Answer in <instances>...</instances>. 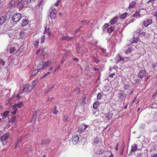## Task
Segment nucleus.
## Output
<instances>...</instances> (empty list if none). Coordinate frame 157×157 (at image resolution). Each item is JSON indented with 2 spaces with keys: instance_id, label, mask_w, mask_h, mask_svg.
I'll use <instances>...</instances> for the list:
<instances>
[{
  "instance_id": "1",
  "label": "nucleus",
  "mask_w": 157,
  "mask_h": 157,
  "mask_svg": "<svg viewBox=\"0 0 157 157\" xmlns=\"http://www.w3.org/2000/svg\"><path fill=\"white\" fill-rule=\"evenodd\" d=\"M52 63V62L50 61H48L47 62L41 61L37 65V68L40 70H42L46 69L48 66Z\"/></svg>"
},
{
  "instance_id": "2",
  "label": "nucleus",
  "mask_w": 157,
  "mask_h": 157,
  "mask_svg": "<svg viewBox=\"0 0 157 157\" xmlns=\"http://www.w3.org/2000/svg\"><path fill=\"white\" fill-rule=\"evenodd\" d=\"M37 82V80H34L33 81L32 86L29 85H23L22 86L23 90L25 92H30L35 86Z\"/></svg>"
},
{
  "instance_id": "3",
  "label": "nucleus",
  "mask_w": 157,
  "mask_h": 157,
  "mask_svg": "<svg viewBox=\"0 0 157 157\" xmlns=\"http://www.w3.org/2000/svg\"><path fill=\"white\" fill-rule=\"evenodd\" d=\"M126 96V94L124 91L118 90V92L116 94V97L117 100H122Z\"/></svg>"
},
{
  "instance_id": "4",
  "label": "nucleus",
  "mask_w": 157,
  "mask_h": 157,
  "mask_svg": "<svg viewBox=\"0 0 157 157\" xmlns=\"http://www.w3.org/2000/svg\"><path fill=\"white\" fill-rule=\"evenodd\" d=\"M109 25L108 23H105L103 25L105 29H107L106 31L108 33H111L113 31L114 29H115V27L114 26H112L110 27H109Z\"/></svg>"
},
{
  "instance_id": "5",
  "label": "nucleus",
  "mask_w": 157,
  "mask_h": 157,
  "mask_svg": "<svg viewBox=\"0 0 157 157\" xmlns=\"http://www.w3.org/2000/svg\"><path fill=\"white\" fill-rule=\"evenodd\" d=\"M26 1V0H19L17 7L20 9L22 10L25 6Z\"/></svg>"
},
{
  "instance_id": "6",
  "label": "nucleus",
  "mask_w": 157,
  "mask_h": 157,
  "mask_svg": "<svg viewBox=\"0 0 157 157\" xmlns=\"http://www.w3.org/2000/svg\"><path fill=\"white\" fill-rule=\"evenodd\" d=\"M21 18V15L20 13H17L13 15V20L15 22H17L19 21Z\"/></svg>"
},
{
  "instance_id": "7",
  "label": "nucleus",
  "mask_w": 157,
  "mask_h": 157,
  "mask_svg": "<svg viewBox=\"0 0 157 157\" xmlns=\"http://www.w3.org/2000/svg\"><path fill=\"white\" fill-rule=\"evenodd\" d=\"M117 60L119 62H121L122 61H124L125 60L127 61L130 59L129 57H122L119 54L117 55Z\"/></svg>"
},
{
  "instance_id": "8",
  "label": "nucleus",
  "mask_w": 157,
  "mask_h": 157,
  "mask_svg": "<svg viewBox=\"0 0 157 157\" xmlns=\"http://www.w3.org/2000/svg\"><path fill=\"white\" fill-rule=\"evenodd\" d=\"M146 73L145 70H141L138 74V76L139 78L142 79L146 76Z\"/></svg>"
},
{
  "instance_id": "9",
  "label": "nucleus",
  "mask_w": 157,
  "mask_h": 157,
  "mask_svg": "<svg viewBox=\"0 0 157 157\" xmlns=\"http://www.w3.org/2000/svg\"><path fill=\"white\" fill-rule=\"evenodd\" d=\"M57 14L56 10L55 8L53 9L50 13V16L51 19H54Z\"/></svg>"
},
{
  "instance_id": "10",
  "label": "nucleus",
  "mask_w": 157,
  "mask_h": 157,
  "mask_svg": "<svg viewBox=\"0 0 157 157\" xmlns=\"http://www.w3.org/2000/svg\"><path fill=\"white\" fill-rule=\"evenodd\" d=\"M79 137L77 135H75L72 138L71 142L74 144H76L79 141Z\"/></svg>"
},
{
  "instance_id": "11",
  "label": "nucleus",
  "mask_w": 157,
  "mask_h": 157,
  "mask_svg": "<svg viewBox=\"0 0 157 157\" xmlns=\"http://www.w3.org/2000/svg\"><path fill=\"white\" fill-rule=\"evenodd\" d=\"M152 20L151 19L147 20L143 22V24L144 26L147 27L152 23Z\"/></svg>"
},
{
  "instance_id": "12",
  "label": "nucleus",
  "mask_w": 157,
  "mask_h": 157,
  "mask_svg": "<svg viewBox=\"0 0 157 157\" xmlns=\"http://www.w3.org/2000/svg\"><path fill=\"white\" fill-rule=\"evenodd\" d=\"M116 78V76H115V73H112L111 72V71H110V75L108 77V79L109 80V81H113L115 78Z\"/></svg>"
},
{
  "instance_id": "13",
  "label": "nucleus",
  "mask_w": 157,
  "mask_h": 157,
  "mask_svg": "<svg viewBox=\"0 0 157 157\" xmlns=\"http://www.w3.org/2000/svg\"><path fill=\"white\" fill-rule=\"evenodd\" d=\"M74 37H69L68 36L66 35L62 37L61 38L62 40H67L68 41L71 40Z\"/></svg>"
},
{
  "instance_id": "14",
  "label": "nucleus",
  "mask_w": 157,
  "mask_h": 157,
  "mask_svg": "<svg viewBox=\"0 0 157 157\" xmlns=\"http://www.w3.org/2000/svg\"><path fill=\"white\" fill-rule=\"evenodd\" d=\"M135 47L134 46H130L128 49L126 50L125 53L126 54L130 53L133 51L134 50Z\"/></svg>"
},
{
  "instance_id": "15",
  "label": "nucleus",
  "mask_w": 157,
  "mask_h": 157,
  "mask_svg": "<svg viewBox=\"0 0 157 157\" xmlns=\"http://www.w3.org/2000/svg\"><path fill=\"white\" fill-rule=\"evenodd\" d=\"M87 95L86 94H84L82 96V97L83 98L82 99V102L81 101H79V103L80 105L82 104V105H83V102L85 104H86V98H87Z\"/></svg>"
},
{
  "instance_id": "16",
  "label": "nucleus",
  "mask_w": 157,
  "mask_h": 157,
  "mask_svg": "<svg viewBox=\"0 0 157 157\" xmlns=\"http://www.w3.org/2000/svg\"><path fill=\"white\" fill-rule=\"evenodd\" d=\"M9 136V133L4 134L1 137V140L2 141H3L6 140Z\"/></svg>"
},
{
  "instance_id": "17",
  "label": "nucleus",
  "mask_w": 157,
  "mask_h": 157,
  "mask_svg": "<svg viewBox=\"0 0 157 157\" xmlns=\"http://www.w3.org/2000/svg\"><path fill=\"white\" fill-rule=\"evenodd\" d=\"M7 17L6 16L1 17H0V25L4 24L6 21Z\"/></svg>"
},
{
  "instance_id": "18",
  "label": "nucleus",
  "mask_w": 157,
  "mask_h": 157,
  "mask_svg": "<svg viewBox=\"0 0 157 157\" xmlns=\"http://www.w3.org/2000/svg\"><path fill=\"white\" fill-rule=\"evenodd\" d=\"M50 142V140L48 139H44L42 140L40 143V144L42 145H45L49 144Z\"/></svg>"
},
{
  "instance_id": "19",
  "label": "nucleus",
  "mask_w": 157,
  "mask_h": 157,
  "mask_svg": "<svg viewBox=\"0 0 157 157\" xmlns=\"http://www.w3.org/2000/svg\"><path fill=\"white\" fill-rule=\"evenodd\" d=\"M17 111V108L15 106H13L11 110V113L12 115H14L16 114Z\"/></svg>"
},
{
  "instance_id": "20",
  "label": "nucleus",
  "mask_w": 157,
  "mask_h": 157,
  "mask_svg": "<svg viewBox=\"0 0 157 157\" xmlns=\"http://www.w3.org/2000/svg\"><path fill=\"white\" fill-rule=\"evenodd\" d=\"M118 17H115L112 18L110 21L109 22L111 25H113L116 24V21L117 20Z\"/></svg>"
},
{
  "instance_id": "21",
  "label": "nucleus",
  "mask_w": 157,
  "mask_h": 157,
  "mask_svg": "<svg viewBox=\"0 0 157 157\" xmlns=\"http://www.w3.org/2000/svg\"><path fill=\"white\" fill-rule=\"evenodd\" d=\"M55 87V85H52L51 87L48 88L44 90V92L45 94H48L49 92H50L52 89H53Z\"/></svg>"
},
{
  "instance_id": "22",
  "label": "nucleus",
  "mask_w": 157,
  "mask_h": 157,
  "mask_svg": "<svg viewBox=\"0 0 157 157\" xmlns=\"http://www.w3.org/2000/svg\"><path fill=\"white\" fill-rule=\"evenodd\" d=\"M28 23V19L25 18L23 19L22 21L21 26H24L26 25Z\"/></svg>"
},
{
  "instance_id": "23",
  "label": "nucleus",
  "mask_w": 157,
  "mask_h": 157,
  "mask_svg": "<svg viewBox=\"0 0 157 157\" xmlns=\"http://www.w3.org/2000/svg\"><path fill=\"white\" fill-rule=\"evenodd\" d=\"M85 50V48L83 47H82L78 49L77 53L78 54H82L83 53Z\"/></svg>"
},
{
  "instance_id": "24",
  "label": "nucleus",
  "mask_w": 157,
  "mask_h": 157,
  "mask_svg": "<svg viewBox=\"0 0 157 157\" xmlns=\"http://www.w3.org/2000/svg\"><path fill=\"white\" fill-rule=\"evenodd\" d=\"M100 102L98 101H96L93 104V108L94 109H97L99 105H100Z\"/></svg>"
},
{
  "instance_id": "25",
  "label": "nucleus",
  "mask_w": 157,
  "mask_h": 157,
  "mask_svg": "<svg viewBox=\"0 0 157 157\" xmlns=\"http://www.w3.org/2000/svg\"><path fill=\"white\" fill-rule=\"evenodd\" d=\"M137 145L135 144H133L132 146L131 151L132 152H134L137 149Z\"/></svg>"
},
{
  "instance_id": "26",
  "label": "nucleus",
  "mask_w": 157,
  "mask_h": 157,
  "mask_svg": "<svg viewBox=\"0 0 157 157\" xmlns=\"http://www.w3.org/2000/svg\"><path fill=\"white\" fill-rule=\"evenodd\" d=\"M112 116L113 113L109 112L106 115V117L108 120H110L112 118Z\"/></svg>"
},
{
  "instance_id": "27",
  "label": "nucleus",
  "mask_w": 157,
  "mask_h": 157,
  "mask_svg": "<svg viewBox=\"0 0 157 157\" xmlns=\"http://www.w3.org/2000/svg\"><path fill=\"white\" fill-rule=\"evenodd\" d=\"M48 51V47L47 46L45 47L41 51V54L42 55H43L47 53Z\"/></svg>"
},
{
  "instance_id": "28",
  "label": "nucleus",
  "mask_w": 157,
  "mask_h": 157,
  "mask_svg": "<svg viewBox=\"0 0 157 157\" xmlns=\"http://www.w3.org/2000/svg\"><path fill=\"white\" fill-rule=\"evenodd\" d=\"M9 112H10L9 111H6L3 113H2L1 115V116L2 117V119H4L6 117L7 115L8 114Z\"/></svg>"
},
{
  "instance_id": "29",
  "label": "nucleus",
  "mask_w": 157,
  "mask_h": 157,
  "mask_svg": "<svg viewBox=\"0 0 157 157\" xmlns=\"http://www.w3.org/2000/svg\"><path fill=\"white\" fill-rule=\"evenodd\" d=\"M25 30V29H23V30H22L21 32H20V35L21 38H23L26 35V33L24 32V31Z\"/></svg>"
},
{
  "instance_id": "30",
  "label": "nucleus",
  "mask_w": 157,
  "mask_h": 157,
  "mask_svg": "<svg viewBox=\"0 0 157 157\" xmlns=\"http://www.w3.org/2000/svg\"><path fill=\"white\" fill-rule=\"evenodd\" d=\"M80 23L82 25H87L89 21L87 20H82L80 21Z\"/></svg>"
},
{
  "instance_id": "31",
  "label": "nucleus",
  "mask_w": 157,
  "mask_h": 157,
  "mask_svg": "<svg viewBox=\"0 0 157 157\" xmlns=\"http://www.w3.org/2000/svg\"><path fill=\"white\" fill-rule=\"evenodd\" d=\"M83 130H84L83 127L82 125H80L78 128L77 132L81 133Z\"/></svg>"
},
{
  "instance_id": "32",
  "label": "nucleus",
  "mask_w": 157,
  "mask_h": 157,
  "mask_svg": "<svg viewBox=\"0 0 157 157\" xmlns=\"http://www.w3.org/2000/svg\"><path fill=\"white\" fill-rule=\"evenodd\" d=\"M14 106H15L16 108L17 107L18 108H20L22 107L23 105V103L21 101V102H20L18 104H16L14 105Z\"/></svg>"
},
{
  "instance_id": "33",
  "label": "nucleus",
  "mask_w": 157,
  "mask_h": 157,
  "mask_svg": "<svg viewBox=\"0 0 157 157\" xmlns=\"http://www.w3.org/2000/svg\"><path fill=\"white\" fill-rule=\"evenodd\" d=\"M103 96V93L102 92L99 93L97 95V98L98 100H100L102 97Z\"/></svg>"
},
{
  "instance_id": "34",
  "label": "nucleus",
  "mask_w": 157,
  "mask_h": 157,
  "mask_svg": "<svg viewBox=\"0 0 157 157\" xmlns=\"http://www.w3.org/2000/svg\"><path fill=\"white\" fill-rule=\"evenodd\" d=\"M136 3V2L135 1L132 2L129 4L128 8H134Z\"/></svg>"
},
{
  "instance_id": "35",
  "label": "nucleus",
  "mask_w": 157,
  "mask_h": 157,
  "mask_svg": "<svg viewBox=\"0 0 157 157\" xmlns=\"http://www.w3.org/2000/svg\"><path fill=\"white\" fill-rule=\"evenodd\" d=\"M44 4V2L43 0H41L38 6L42 8Z\"/></svg>"
},
{
  "instance_id": "36",
  "label": "nucleus",
  "mask_w": 157,
  "mask_h": 157,
  "mask_svg": "<svg viewBox=\"0 0 157 157\" xmlns=\"http://www.w3.org/2000/svg\"><path fill=\"white\" fill-rule=\"evenodd\" d=\"M23 51V49L22 48V47L21 46L19 49H18L16 52V53L17 55L21 53Z\"/></svg>"
},
{
  "instance_id": "37",
  "label": "nucleus",
  "mask_w": 157,
  "mask_h": 157,
  "mask_svg": "<svg viewBox=\"0 0 157 157\" xmlns=\"http://www.w3.org/2000/svg\"><path fill=\"white\" fill-rule=\"evenodd\" d=\"M128 15V13H123V14L121 15L120 16L121 19H124L125 18H126L127 15Z\"/></svg>"
},
{
  "instance_id": "38",
  "label": "nucleus",
  "mask_w": 157,
  "mask_h": 157,
  "mask_svg": "<svg viewBox=\"0 0 157 157\" xmlns=\"http://www.w3.org/2000/svg\"><path fill=\"white\" fill-rule=\"evenodd\" d=\"M16 48L15 47H12L10 48L9 51L10 53L14 52L16 50Z\"/></svg>"
},
{
  "instance_id": "39",
  "label": "nucleus",
  "mask_w": 157,
  "mask_h": 157,
  "mask_svg": "<svg viewBox=\"0 0 157 157\" xmlns=\"http://www.w3.org/2000/svg\"><path fill=\"white\" fill-rule=\"evenodd\" d=\"M40 70H39V69L37 68V69L34 70L32 73V75H34L36 74Z\"/></svg>"
},
{
  "instance_id": "40",
  "label": "nucleus",
  "mask_w": 157,
  "mask_h": 157,
  "mask_svg": "<svg viewBox=\"0 0 157 157\" xmlns=\"http://www.w3.org/2000/svg\"><path fill=\"white\" fill-rule=\"evenodd\" d=\"M146 32H142V33H140L139 35V36L140 37H143L146 36Z\"/></svg>"
},
{
  "instance_id": "41",
  "label": "nucleus",
  "mask_w": 157,
  "mask_h": 157,
  "mask_svg": "<svg viewBox=\"0 0 157 157\" xmlns=\"http://www.w3.org/2000/svg\"><path fill=\"white\" fill-rule=\"evenodd\" d=\"M39 43V42L38 40H36L33 43V44L34 45L35 48H37L38 47Z\"/></svg>"
},
{
  "instance_id": "42",
  "label": "nucleus",
  "mask_w": 157,
  "mask_h": 157,
  "mask_svg": "<svg viewBox=\"0 0 157 157\" xmlns=\"http://www.w3.org/2000/svg\"><path fill=\"white\" fill-rule=\"evenodd\" d=\"M15 4V1L14 0H11L10 3V6H13Z\"/></svg>"
},
{
  "instance_id": "43",
  "label": "nucleus",
  "mask_w": 157,
  "mask_h": 157,
  "mask_svg": "<svg viewBox=\"0 0 157 157\" xmlns=\"http://www.w3.org/2000/svg\"><path fill=\"white\" fill-rule=\"evenodd\" d=\"M134 83L135 84H140V80L139 79L137 78L134 81Z\"/></svg>"
},
{
  "instance_id": "44",
  "label": "nucleus",
  "mask_w": 157,
  "mask_h": 157,
  "mask_svg": "<svg viewBox=\"0 0 157 157\" xmlns=\"http://www.w3.org/2000/svg\"><path fill=\"white\" fill-rule=\"evenodd\" d=\"M140 14L139 13V12H137L133 15V17H137L140 16Z\"/></svg>"
},
{
  "instance_id": "45",
  "label": "nucleus",
  "mask_w": 157,
  "mask_h": 157,
  "mask_svg": "<svg viewBox=\"0 0 157 157\" xmlns=\"http://www.w3.org/2000/svg\"><path fill=\"white\" fill-rule=\"evenodd\" d=\"M99 139L98 137H96L94 140V144H96L99 141Z\"/></svg>"
},
{
  "instance_id": "46",
  "label": "nucleus",
  "mask_w": 157,
  "mask_h": 157,
  "mask_svg": "<svg viewBox=\"0 0 157 157\" xmlns=\"http://www.w3.org/2000/svg\"><path fill=\"white\" fill-rule=\"evenodd\" d=\"M15 120H16V118H15V116L11 118L10 120L9 121V122L10 123L11 122V123H13L15 121Z\"/></svg>"
},
{
  "instance_id": "47",
  "label": "nucleus",
  "mask_w": 157,
  "mask_h": 157,
  "mask_svg": "<svg viewBox=\"0 0 157 157\" xmlns=\"http://www.w3.org/2000/svg\"><path fill=\"white\" fill-rule=\"evenodd\" d=\"M138 41V39L137 37L134 38L132 42V43H136Z\"/></svg>"
},
{
  "instance_id": "48",
  "label": "nucleus",
  "mask_w": 157,
  "mask_h": 157,
  "mask_svg": "<svg viewBox=\"0 0 157 157\" xmlns=\"http://www.w3.org/2000/svg\"><path fill=\"white\" fill-rule=\"evenodd\" d=\"M45 40V35H44L42 36L41 38V43H43Z\"/></svg>"
},
{
  "instance_id": "49",
  "label": "nucleus",
  "mask_w": 157,
  "mask_h": 157,
  "mask_svg": "<svg viewBox=\"0 0 157 157\" xmlns=\"http://www.w3.org/2000/svg\"><path fill=\"white\" fill-rule=\"evenodd\" d=\"M4 63L5 61L2 59H0V66H3Z\"/></svg>"
},
{
  "instance_id": "50",
  "label": "nucleus",
  "mask_w": 157,
  "mask_h": 157,
  "mask_svg": "<svg viewBox=\"0 0 157 157\" xmlns=\"http://www.w3.org/2000/svg\"><path fill=\"white\" fill-rule=\"evenodd\" d=\"M57 2L54 4V5L56 6H59V3L60 1V0H56Z\"/></svg>"
},
{
  "instance_id": "51",
  "label": "nucleus",
  "mask_w": 157,
  "mask_h": 157,
  "mask_svg": "<svg viewBox=\"0 0 157 157\" xmlns=\"http://www.w3.org/2000/svg\"><path fill=\"white\" fill-rule=\"evenodd\" d=\"M51 32L50 31V28L48 27V36H49L51 35Z\"/></svg>"
},
{
  "instance_id": "52",
  "label": "nucleus",
  "mask_w": 157,
  "mask_h": 157,
  "mask_svg": "<svg viewBox=\"0 0 157 157\" xmlns=\"http://www.w3.org/2000/svg\"><path fill=\"white\" fill-rule=\"evenodd\" d=\"M82 28V27L81 26L78 28L76 30L75 32V34H76V33H78V32L80 30V29H81V28Z\"/></svg>"
},
{
  "instance_id": "53",
  "label": "nucleus",
  "mask_w": 157,
  "mask_h": 157,
  "mask_svg": "<svg viewBox=\"0 0 157 157\" xmlns=\"http://www.w3.org/2000/svg\"><path fill=\"white\" fill-rule=\"evenodd\" d=\"M59 112V111L56 109L53 110V113L54 114H56Z\"/></svg>"
},
{
  "instance_id": "54",
  "label": "nucleus",
  "mask_w": 157,
  "mask_h": 157,
  "mask_svg": "<svg viewBox=\"0 0 157 157\" xmlns=\"http://www.w3.org/2000/svg\"><path fill=\"white\" fill-rule=\"evenodd\" d=\"M54 98H48L47 99V102H48L49 101H51L53 100Z\"/></svg>"
},
{
  "instance_id": "55",
  "label": "nucleus",
  "mask_w": 157,
  "mask_h": 157,
  "mask_svg": "<svg viewBox=\"0 0 157 157\" xmlns=\"http://www.w3.org/2000/svg\"><path fill=\"white\" fill-rule=\"evenodd\" d=\"M99 60L96 58H94V61L97 63H99Z\"/></svg>"
},
{
  "instance_id": "56",
  "label": "nucleus",
  "mask_w": 157,
  "mask_h": 157,
  "mask_svg": "<svg viewBox=\"0 0 157 157\" xmlns=\"http://www.w3.org/2000/svg\"><path fill=\"white\" fill-rule=\"evenodd\" d=\"M25 92L24 90H23V89L21 90V91L19 92L18 94L20 95L22 94L23 93Z\"/></svg>"
},
{
  "instance_id": "57",
  "label": "nucleus",
  "mask_w": 157,
  "mask_h": 157,
  "mask_svg": "<svg viewBox=\"0 0 157 157\" xmlns=\"http://www.w3.org/2000/svg\"><path fill=\"white\" fill-rule=\"evenodd\" d=\"M60 67V66L59 65L58 67H56V69L54 71V73H55L56 72V71H57V70H58V69H59Z\"/></svg>"
},
{
  "instance_id": "58",
  "label": "nucleus",
  "mask_w": 157,
  "mask_h": 157,
  "mask_svg": "<svg viewBox=\"0 0 157 157\" xmlns=\"http://www.w3.org/2000/svg\"><path fill=\"white\" fill-rule=\"evenodd\" d=\"M151 157H157V155L156 154H151Z\"/></svg>"
},
{
  "instance_id": "59",
  "label": "nucleus",
  "mask_w": 157,
  "mask_h": 157,
  "mask_svg": "<svg viewBox=\"0 0 157 157\" xmlns=\"http://www.w3.org/2000/svg\"><path fill=\"white\" fill-rule=\"evenodd\" d=\"M156 0H149L148 2V3H153Z\"/></svg>"
},
{
  "instance_id": "60",
  "label": "nucleus",
  "mask_w": 157,
  "mask_h": 157,
  "mask_svg": "<svg viewBox=\"0 0 157 157\" xmlns=\"http://www.w3.org/2000/svg\"><path fill=\"white\" fill-rule=\"evenodd\" d=\"M31 2L30 1V0H29H29H27L26 2V5H28L29 3Z\"/></svg>"
},
{
  "instance_id": "61",
  "label": "nucleus",
  "mask_w": 157,
  "mask_h": 157,
  "mask_svg": "<svg viewBox=\"0 0 157 157\" xmlns=\"http://www.w3.org/2000/svg\"><path fill=\"white\" fill-rule=\"evenodd\" d=\"M40 52V49H38V50L36 52V55H38L39 54Z\"/></svg>"
},
{
  "instance_id": "62",
  "label": "nucleus",
  "mask_w": 157,
  "mask_h": 157,
  "mask_svg": "<svg viewBox=\"0 0 157 157\" xmlns=\"http://www.w3.org/2000/svg\"><path fill=\"white\" fill-rule=\"evenodd\" d=\"M118 144H117L115 146V149L117 151L118 150Z\"/></svg>"
},
{
  "instance_id": "63",
  "label": "nucleus",
  "mask_w": 157,
  "mask_h": 157,
  "mask_svg": "<svg viewBox=\"0 0 157 157\" xmlns=\"http://www.w3.org/2000/svg\"><path fill=\"white\" fill-rule=\"evenodd\" d=\"M73 60H74L75 61L78 62V59L77 58H74L73 59Z\"/></svg>"
},
{
  "instance_id": "64",
  "label": "nucleus",
  "mask_w": 157,
  "mask_h": 157,
  "mask_svg": "<svg viewBox=\"0 0 157 157\" xmlns=\"http://www.w3.org/2000/svg\"><path fill=\"white\" fill-rule=\"evenodd\" d=\"M129 86L128 85V84L127 85H125V86H124V88L125 89H126L127 88V87H128Z\"/></svg>"
}]
</instances>
